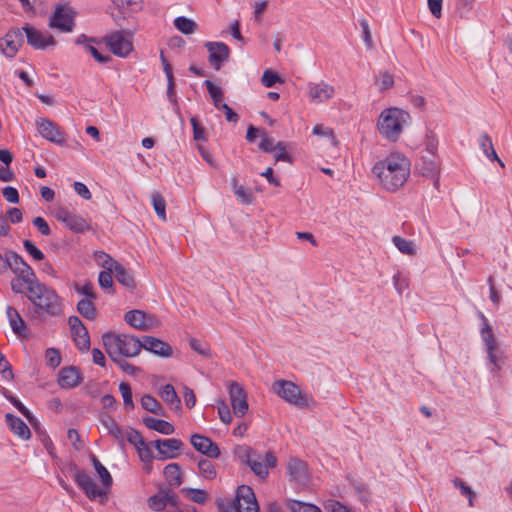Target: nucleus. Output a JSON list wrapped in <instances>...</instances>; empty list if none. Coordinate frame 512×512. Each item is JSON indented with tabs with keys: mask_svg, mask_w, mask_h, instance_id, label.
I'll return each instance as SVG.
<instances>
[{
	"mask_svg": "<svg viewBox=\"0 0 512 512\" xmlns=\"http://www.w3.org/2000/svg\"><path fill=\"white\" fill-rule=\"evenodd\" d=\"M410 166L411 163L407 157L399 153H391L373 166L372 173L379 179L385 190L394 192L406 183L410 175Z\"/></svg>",
	"mask_w": 512,
	"mask_h": 512,
	"instance_id": "1",
	"label": "nucleus"
},
{
	"mask_svg": "<svg viewBox=\"0 0 512 512\" xmlns=\"http://www.w3.org/2000/svg\"><path fill=\"white\" fill-rule=\"evenodd\" d=\"M26 297L34 305L32 317L39 318L43 315L58 316L62 312L61 299L53 288L40 281L32 288Z\"/></svg>",
	"mask_w": 512,
	"mask_h": 512,
	"instance_id": "2",
	"label": "nucleus"
},
{
	"mask_svg": "<svg viewBox=\"0 0 512 512\" xmlns=\"http://www.w3.org/2000/svg\"><path fill=\"white\" fill-rule=\"evenodd\" d=\"M105 351L111 360L135 357L141 351V339L129 334L107 332L102 336Z\"/></svg>",
	"mask_w": 512,
	"mask_h": 512,
	"instance_id": "3",
	"label": "nucleus"
},
{
	"mask_svg": "<svg viewBox=\"0 0 512 512\" xmlns=\"http://www.w3.org/2000/svg\"><path fill=\"white\" fill-rule=\"evenodd\" d=\"M409 120L410 115L406 111L395 107L387 108L378 119L379 133L390 141H397Z\"/></svg>",
	"mask_w": 512,
	"mask_h": 512,
	"instance_id": "4",
	"label": "nucleus"
},
{
	"mask_svg": "<svg viewBox=\"0 0 512 512\" xmlns=\"http://www.w3.org/2000/svg\"><path fill=\"white\" fill-rule=\"evenodd\" d=\"M239 457L261 479L268 476V467L273 468L276 465V457L271 452L266 453L265 460L267 464H265L263 458L249 447H241Z\"/></svg>",
	"mask_w": 512,
	"mask_h": 512,
	"instance_id": "5",
	"label": "nucleus"
},
{
	"mask_svg": "<svg viewBox=\"0 0 512 512\" xmlns=\"http://www.w3.org/2000/svg\"><path fill=\"white\" fill-rule=\"evenodd\" d=\"M273 391L286 402L297 407H308L312 402L300 388L291 381L279 380L273 384Z\"/></svg>",
	"mask_w": 512,
	"mask_h": 512,
	"instance_id": "6",
	"label": "nucleus"
},
{
	"mask_svg": "<svg viewBox=\"0 0 512 512\" xmlns=\"http://www.w3.org/2000/svg\"><path fill=\"white\" fill-rule=\"evenodd\" d=\"M224 512H259L252 488L246 485L239 486L235 498L227 504Z\"/></svg>",
	"mask_w": 512,
	"mask_h": 512,
	"instance_id": "7",
	"label": "nucleus"
},
{
	"mask_svg": "<svg viewBox=\"0 0 512 512\" xmlns=\"http://www.w3.org/2000/svg\"><path fill=\"white\" fill-rule=\"evenodd\" d=\"M479 316L482 320V327L480 329L481 339L485 345L489 362L492 365V368L490 370L491 372H495L500 369L499 359L496 355L498 344L494 337L492 327L488 323L487 318L484 316L483 313H479Z\"/></svg>",
	"mask_w": 512,
	"mask_h": 512,
	"instance_id": "8",
	"label": "nucleus"
},
{
	"mask_svg": "<svg viewBox=\"0 0 512 512\" xmlns=\"http://www.w3.org/2000/svg\"><path fill=\"white\" fill-rule=\"evenodd\" d=\"M75 11L66 4H58L49 20V26L62 32H71L75 26Z\"/></svg>",
	"mask_w": 512,
	"mask_h": 512,
	"instance_id": "9",
	"label": "nucleus"
},
{
	"mask_svg": "<svg viewBox=\"0 0 512 512\" xmlns=\"http://www.w3.org/2000/svg\"><path fill=\"white\" fill-rule=\"evenodd\" d=\"M55 218L74 233H83L90 230V225L82 216L69 211L65 207L54 210Z\"/></svg>",
	"mask_w": 512,
	"mask_h": 512,
	"instance_id": "10",
	"label": "nucleus"
},
{
	"mask_svg": "<svg viewBox=\"0 0 512 512\" xmlns=\"http://www.w3.org/2000/svg\"><path fill=\"white\" fill-rule=\"evenodd\" d=\"M416 170L424 177L433 179L438 184L440 161L437 154H422L416 163Z\"/></svg>",
	"mask_w": 512,
	"mask_h": 512,
	"instance_id": "11",
	"label": "nucleus"
},
{
	"mask_svg": "<svg viewBox=\"0 0 512 512\" xmlns=\"http://www.w3.org/2000/svg\"><path fill=\"white\" fill-rule=\"evenodd\" d=\"M228 393L233 413L238 417L244 416L248 411V403L243 387L239 383L231 381L228 383Z\"/></svg>",
	"mask_w": 512,
	"mask_h": 512,
	"instance_id": "12",
	"label": "nucleus"
},
{
	"mask_svg": "<svg viewBox=\"0 0 512 512\" xmlns=\"http://www.w3.org/2000/svg\"><path fill=\"white\" fill-rule=\"evenodd\" d=\"M68 324L76 347L81 351H87L90 348V337L80 318L70 316L68 318Z\"/></svg>",
	"mask_w": 512,
	"mask_h": 512,
	"instance_id": "13",
	"label": "nucleus"
},
{
	"mask_svg": "<svg viewBox=\"0 0 512 512\" xmlns=\"http://www.w3.org/2000/svg\"><path fill=\"white\" fill-rule=\"evenodd\" d=\"M110 51L118 57L125 58L133 49L132 42L121 32H113L104 38Z\"/></svg>",
	"mask_w": 512,
	"mask_h": 512,
	"instance_id": "14",
	"label": "nucleus"
},
{
	"mask_svg": "<svg viewBox=\"0 0 512 512\" xmlns=\"http://www.w3.org/2000/svg\"><path fill=\"white\" fill-rule=\"evenodd\" d=\"M2 271L10 268L11 271L20 275H35L33 269L26 263V261L16 252L10 251L6 254L5 258L2 257Z\"/></svg>",
	"mask_w": 512,
	"mask_h": 512,
	"instance_id": "15",
	"label": "nucleus"
},
{
	"mask_svg": "<svg viewBox=\"0 0 512 512\" xmlns=\"http://www.w3.org/2000/svg\"><path fill=\"white\" fill-rule=\"evenodd\" d=\"M124 319L127 324L140 331H148L157 325V320L154 316L141 310H131L126 312Z\"/></svg>",
	"mask_w": 512,
	"mask_h": 512,
	"instance_id": "16",
	"label": "nucleus"
},
{
	"mask_svg": "<svg viewBox=\"0 0 512 512\" xmlns=\"http://www.w3.org/2000/svg\"><path fill=\"white\" fill-rule=\"evenodd\" d=\"M205 47L209 52V62L215 70H219L230 56L229 47L223 42H206Z\"/></svg>",
	"mask_w": 512,
	"mask_h": 512,
	"instance_id": "17",
	"label": "nucleus"
},
{
	"mask_svg": "<svg viewBox=\"0 0 512 512\" xmlns=\"http://www.w3.org/2000/svg\"><path fill=\"white\" fill-rule=\"evenodd\" d=\"M24 43L22 29L10 30L3 39H0V48L2 52L9 58L16 55L19 48Z\"/></svg>",
	"mask_w": 512,
	"mask_h": 512,
	"instance_id": "18",
	"label": "nucleus"
},
{
	"mask_svg": "<svg viewBox=\"0 0 512 512\" xmlns=\"http://www.w3.org/2000/svg\"><path fill=\"white\" fill-rule=\"evenodd\" d=\"M74 480L77 485L84 491L86 496L91 500H95L98 497H103L106 495V493L97 486L94 479L85 471H77L74 474Z\"/></svg>",
	"mask_w": 512,
	"mask_h": 512,
	"instance_id": "19",
	"label": "nucleus"
},
{
	"mask_svg": "<svg viewBox=\"0 0 512 512\" xmlns=\"http://www.w3.org/2000/svg\"><path fill=\"white\" fill-rule=\"evenodd\" d=\"M141 349H145L146 351L163 358H169L173 354V349L170 344L159 338L147 335L141 338Z\"/></svg>",
	"mask_w": 512,
	"mask_h": 512,
	"instance_id": "20",
	"label": "nucleus"
},
{
	"mask_svg": "<svg viewBox=\"0 0 512 512\" xmlns=\"http://www.w3.org/2000/svg\"><path fill=\"white\" fill-rule=\"evenodd\" d=\"M22 31L26 34L27 43L35 49L43 50L55 44L53 36L44 34L28 24L22 27Z\"/></svg>",
	"mask_w": 512,
	"mask_h": 512,
	"instance_id": "21",
	"label": "nucleus"
},
{
	"mask_svg": "<svg viewBox=\"0 0 512 512\" xmlns=\"http://www.w3.org/2000/svg\"><path fill=\"white\" fill-rule=\"evenodd\" d=\"M37 129L42 137L57 145H64L65 136L60 128L52 121L42 118L37 121Z\"/></svg>",
	"mask_w": 512,
	"mask_h": 512,
	"instance_id": "22",
	"label": "nucleus"
},
{
	"mask_svg": "<svg viewBox=\"0 0 512 512\" xmlns=\"http://www.w3.org/2000/svg\"><path fill=\"white\" fill-rule=\"evenodd\" d=\"M147 503L150 509L157 512L163 511L167 505L174 507L175 510L179 509L177 497L170 490H161L159 493L150 496Z\"/></svg>",
	"mask_w": 512,
	"mask_h": 512,
	"instance_id": "23",
	"label": "nucleus"
},
{
	"mask_svg": "<svg viewBox=\"0 0 512 512\" xmlns=\"http://www.w3.org/2000/svg\"><path fill=\"white\" fill-rule=\"evenodd\" d=\"M190 442L195 450L209 458H218L220 456L219 447L208 437L194 434L191 436Z\"/></svg>",
	"mask_w": 512,
	"mask_h": 512,
	"instance_id": "24",
	"label": "nucleus"
},
{
	"mask_svg": "<svg viewBox=\"0 0 512 512\" xmlns=\"http://www.w3.org/2000/svg\"><path fill=\"white\" fill-rule=\"evenodd\" d=\"M308 94L310 100L314 103H321L331 99L335 94V89L332 85L326 82L308 84Z\"/></svg>",
	"mask_w": 512,
	"mask_h": 512,
	"instance_id": "25",
	"label": "nucleus"
},
{
	"mask_svg": "<svg viewBox=\"0 0 512 512\" xmlns=\"http://www.w3.org/2000/svg\"><path fill=\"white\" fill-rule=\"evenodd\" d=\"M83 380L80 369L75 366L64 367L58 375V384L63 389H72Z\"/></svg>",
	"mask_w": 512,
	"mask_h": 512,
	"instance_id": "26",
	"label": "nucleus"
},
{
	"mask_svg": "<svg viewBox=\"0 0 512 512\" xmlns=\"http://www.w3.org/2000/svg\"><path fill=\"white\" fill-rule=\"evenodd\" d=\"M36 275H18L11 280V289L14 293H31L32 288L38 284Z\"/></svg>",
	"mask_w": 512,
	"mask_h": 512,
	"instance_id": "27",
	"label": "nucleus"
},
{
	"mask_svg": "<svg viewBox=\"0 0 512 512\" xmlns=\"http://www.w3.org/2000/svg\"><path fill=\"white\" fill-rule=\"evenodd\" d=\"M6 424L9 429L22 440H28L31 437V432L26 423L19 417L7 413L5 415Z\"/></svg>",
	"mask_w": 512,
	"mask_h": 512,
	"instance_id": "28",
	"label": "nucleus"
},
{
	"mask_svg": "<svg viewBox=\"0 0 512 512\" xmlns=\"http://www.w3.org/2000/svg\"><path fill=\"white\" fill-rule=\"evenodd\" d=\"M100 423L107 430V433L118 441L121 447L124 446V432L115 422V420L107 413H101L99 416Z\"/></svg>",
	"mask_w": 512,
	"mask_h": 512,
	"instance_id": "29",
	"label": "nucleus"
},
{
	"mask_svg": "<svg viewBox=\"0 0 512 512\" xmlns=\"http://www.w3.org/2000/svg\"><path fill=\"white\" fill-rule=\"evenodd\" d=\"M288 475L291 481L305 483L308 479L306 464L299 459H291L288 464Z\"/></svg>",
	"mask_w": 512,
	"mask_h": 512,
	"instance_id": "30",
	"label": "nucleus"
},
{
	"mask_svg": "<svg viewBox=\"0 0 512 512\" xmlns=\"http://www.w3.org/2000/svg\"><path fill=\"white\" fill-rule=\"evenodd\" d=\"M145 426L151 430L157 431L163 435H171L174 433V426L168 421L157 419L152 416L143 418Z\"/></svg>",
	"mask_w": 512,
	"mask_h": 512,
	"instance_id": "31",
	"label": "nucleus"
},
{
	"mask_svg": "<svg viewBox=\"0 0 512 512\" xmlns=\"http://www.w3.org/2000/svg\"><path fill=\"white\" fill-rule=\"evenodd\" d=\"M6 315L12 331L18 336H24L26 326L19 312L15 308L7 306Z\"/></svg>",
	"mask_w": 512,
	"mask_h": 512,
	"instance_id": "32",
	"label": "nucleus"
},
{
	"mask_svg": "<svg viewBox=\"0 0 512 512\" xmlns=\"http://www.w3.org/2000/svg\"><path fill=\"white\" fill-rule=\"evenodd\" d=\"M182 446L183 443L179 439H164L163 451H160V460L176 458Z\"/></svg>",
	"mask_w": 512,
	"mask_h": 512,
	"instance_id": "33",
	"label": "nucleus"
},
{
	"mask_svg": "<svg viewBox=\"0 0 512 512\" xmlns=\"http://www.w3.org/2000/svg\"><path fill=\"white\" fill-rule=\"evenodd\" d=\"M121 14L137 13L143 9V0H111Z\"/></svg>",
	"mask_w": 512,
	"mask_h": 512,
	"instance_id": "34",
	"label": "nucleus"
},
{
	"mask_svg": "<svg viewBox=\"0 0 512 512\" xmlns=\"http://www.w3.org/2000/svg\"><path fill=\"white\" fill-rule=\"evenodd\" d=\"M164 477L171 487H178L182 483L180 467L176 463H170L165 466Z\"/></svg>",
	"mask_w": 512,
	"mask_h": 512,
	"instance_id": "35",
	"label": "nucleus"
},
{
	"mask_svg": "<svg viewBox=\"0 0 512 512\" xmlns=\"http://www.w3.org/2000/svg\"><path fill=\"white\" fill-rule=\"evenodd\" d=\"M392 242L395 247L404 255L414 256L417 253L414 241L403 238L401 236H393Z\"/></svg>",
	"mask_w": 512,
	"mask_h": 512,
	"instance_id": "36",
	"label": "nucleus"
},
{
	"mask_svg": "<svg viewBox=\"0 0 512 512\" xmlns=\"http://www.w3.org/2000/svg\"><path fill=\"white\" fill-rule=\"evenodd\" d=\"M232 191L238 201L243 205H249L253 201L252 193L246 189L244 186L239 185L236 178H233L231 181Z\"/></svg>",
	"mask_w": 512,
	"mask_h": 512,
	"instance_id": "37",
	"label": "nucleus"
},
{
	"mask_svg": "<svg viewBox=\"0 0 512 512\" xmlns=\"http://www.w3.org/2000/svg\"><path fill=\"white\" fill-rule=\"evenodd\" d=\"M141 406L143 409L156 414L158 416H165V410L161 406V404L157 401L156 398L151 396L150 394H145L141 398Z\"/></svg>",
	"mask_w": 512,
	"mask_h": 512,
	"instance_id": "38",
	"label": "nucleus"
},
{
	"mask_svg": "<svg viewBox=\"0 0 512 512\" xmlns=\"http://www.w3.org/2000/svg\"><path fill=\"white\" fill-rule=\"evenodd\" d=\"M113 273L116 280L127 288H133L135 286L134 279L130 272L124 268L120 263L114 266Z\"/></svg>",
	"mask_w": 512,
	"mask_h": 512,
	"instance_id": "39",
	"label": "nucleus"
},
{
	"mask_svg": "<svg viewBox=\"0 0 512 512\" xmlns=\"http://www.w3.org/2000/svg\"><path fill=\"white\" fill-rule=\"evenodd\" d=\"M160 397L171 407L175 406L176 408L180 405V399L171 384H166L160 389Z\"/></svg>",
	"mask_w": 512,
	"mask_h": 512,
	"instance_id": "40",
	"label": "nucleus"
},
{
	"mask_svg": "<svg viewBox=\"0 0 512 512\" xmlns=\"http://www.w3.org/2000/svg\"><path fill=\"white\" fill-rule=\"evenodd\" d=\"M174 26L177 30L185 35L194 33L197 30V24L184 16H179L174 19Z\"/></svg>",
	"mask_w": 512,
	"mask_h": 512,
	"instance_id": "41",
	"label": "nucleus"
},
{
	"mask_svg": "<svg viewBox=\"0 0 512 512\" xmlns=\"http://www.w3.org/2000/svg\"><path fill=\"white\" fill-rule=\"evenodd\" d=\"M92 463L95 468V471L100 477L103 486L109 488L113 483V479L109 471L106 469L104 465H102V463L94 455L92 456Z\"/></svg>",
	"mask_w": 512,
	"mask_h": 512,
	"instance_id": "42",
	"label": "nucleus"
},
{
	"mask_svg": "<svg viewBox=\"0 0 512 512\" xmlns=\"http://www.w3.org/2000/svg\"><path fill=\"white\" fill-rule=\"evenodd\" d=\"M94 260L96 264L102 267L104 270L113 271L114 266L118 264V262L113 259L109 254L104 251H95L94 252Z\"/></svg>",
	"mask_w": 512,
	"mask_h": 512,
	"instance_id": "43",
	"label": "nucleus"
},
{
	"mask_svg": "<svg viewBox=\"0 0 512 512\" xmlns=\"http://www.w3.org/2000/svg\"><path fill=\"white\" fill-rule=\"evenodd\" d=\"M93 299H81L77 304V311L86 319H95L97 312L92 302Z\"/></svg>",
	"mask_w": 512,
	"mask_h": 512,
	"instance_id": "44",
	"label": "nucleus"
},
{
	"mask_svg": "<svg viewBox=\"0 0 512 512\" xmlns=\"http://www.w3.org/2000/svg\"><path fill=\"white\" fill-rule=\"evenodd\" d=\"M479 145L483 153L489 160L497 159V153L494 149L492 139L487 133L481 134L479 138Z\"/></svg>",
	"mask_w": 512,
	"mask_h": 512,
	"instance_id": "45",
	"label": "nucleus"
},
{
	"mask_svg": "<svg viewBox=\"0 0 512 512\" xmlns=\"http://www.w3.org/2000/svg\"><path fill=\"white\" fill-rule=\"evenodd\" d=\"M205 85H206V88L209 92V95L211 96L212 100H213V104L214 106L220 110L221 109V105H223L224 103H222L223 99H224V95H223V91L220 87L216 86L212 81L210 80H206L205 81Z\"/></svg>",
	"mask_w": 512,
	"mask_h": 512,
	"instance_id": "46",
	"label": "nucleus"
},
{
	"mask_svg": "<svg viewBox=\"0 0 512 512\" xmlns=\"http://www.w3.org/2000/svg\"><path fill=\"white\" fill-rule=\"evenodd\" d=\"M198 469L200 475L205 479L212 480L217 475L214 464L210 460L205 458H201L198 461Z\"/></svg>",
	"mask_w": 512,
	"mask_h": 512,
	"instance_id": "47",
	"label": "nucleus"
},
{
	"mask_svg": "<svg viewBox=\"0 0 512 512\" xmlns=\"http://www.w3.org/2000/svg\"><path fill=\"white\" fill-rule=\"evenodd\" d=\"M152 205L157 216L165 221L166 220V201L163 196L159 193H154L152 195Z\"/></svg>",
	"mask_w": 512,
	"mask_h": 512,
	"instance_id": "48",
	"label": "nucleus"
},
{
	"mask_svg": "<svg viewBox=\"0 0 512 512\" xmlns=\"http://www.w3.org/2000/svg\"><path fill=\"white\" fill-rule=\"evenodd\" d=\"M182 492L193 502L203 504L207 500V493L202 489L183 488Z\"/></svg>",
	"mask_w": 512,
	"mask_h": 512,
	"instance_id": "49",
	"label": "nucleus"
},
{
	"mask_svg": "<svg viewBox=\"0 0 512 512\" xmlns=\"http://www.w3.org/2000/svg\"><path fill=\"white\" fill-rule=\"evenodd\" d=\"M453 484L456 488H458L460 490L462 495H464L468 498V505L470 507H473L474 506L473 499L475 498V493H474L473 489L470 486L466 485L464 483V481L460 478H455L453 480Z\"/></svg>",
	"mask_w": 512,
	"mask_h": 512,
	"instance_id": "50",
	"label": "nucleus"
},
{
	"mask_svg": "<svg viewBox=\"0 0 512 512\" xmlns=\"http://www.w3.org/2000/svg\"><path fill=\"white\" fill-rule=\"evenodd\" d=\"M289 508L292 512H321L317 506L297 500H291L289 502Z\"/></svg>",
	"mask_w": 512,
	"mask_h": 512,
	"instance_id": "51",
	"label": "nucleus"
},
{
	"mask_svg": "<svg viewBox=\"0 0 512 512\" xmlns=\"http://www.w3.org/2000/svg\"><path fill=\"white\" fill-rule=\"evenodd\" d=\"M119 391L123 397V402H124L125 407L129 410L133 409L134 403L132 400V391H131L130 385L126 382L120 383Z\"/></svg>",
	"mask_w": 512,
	"mask_h": 512,
	"instance_id": "52",
	"label": "nucleus"
},
{
	"mask_svg": "<svg viewBox=\"0 0 512 512\" xmlns=\"http://www.w3.org/2000/svg\"><path fill=\"white\" fill-rule=\"evenodd\" d=\"M127 439V441L133 445L135 447V449L137 447H139L140 445H143V443L145 442L144 438L141 436V434L133 429V428H128L125 433H124V439Z\"/></svg>",
	"mask_w": 512,
	"mask_h": 512,
	"instance_id": "53",
	"label": "nucleus"
},
{
	"mask_svg": "<svg viewBox=\"0 0 512 512\" xmlns=\"http://www.w3.org/2000/svg\"><path fill=\"white\" fill-rule=\"evenodd\" d=\"M261 82L265 87L271 88L276 83H282L283 80L276 72L271 71V70H265L262 75Z\"/></svg>",
	"mask_w": 512,
	"mask_h": 512,
	"instance_id": "54",
	"label": "nucleus"
},
{
	"mask_svg": "<svg viewBox=\"0 0 512 512\" xmlns=\"http://www.w3.org/2000/svg\"><path fill=\"white\" fill-rule=\"evenodd\" d=\"M376 84L378 85L379 89L380 90H387L389 88H391L394 84V78L393 76L385 71V72H381L377 77H376Z\"/></svg>",
	"mask_w": 512,
	"mask_h": 512,
	"instance_id": "55",
	"label": "nucleus"
},
{
	"mask_svg": "<svg viewBox=\"0 0 512 512\" xmlns=\"http://www.w3.org/2000/svg\"><path fill=\"white\" fill-rule=\"evenodd\" d=\"M190 123L193 129V137L196 141H206V132L204 127L201 126L198 119L196 117H192L190 119Z\"/></svg>",
	"mask_w": 512,
	"mask_h": 512,
	"instance_id": "56",
	"label": "nucleus"
},
{
	"mask_svg": "<svg viewBox=\"0 0 512 512\" xmlns=\"http://www.w3.org/2000/svg\"><path fill=\"white\" fill-rule=\"evenodd\" d=\"M113 271L103 270L99 273L98 283L102 289L112 290L113 287Z\"/></svg>",
	"mask_w": 512,
	"mask_h": 512,
	"instance_id": "57",
	"label": "nucleus"
},
{
	"mask_svg": "<svg viewBox=\"0 0 512 512\" xmlns=\"http://www.w3.org/2000/svg\"><path fill=\"white\" fill-rule=\"evenodd\" d=\"M45 359H46L47 365L51 366L52 368L59 366L61 363L60 353L55 348H48L46 350Z\"/></svg>",
	"mask_w": 512,
	"mask_h": 512,
	"instance_id": "58",
	"label": "nucleus"
},
{
	"mask_svg": "<svg viewBox=\"0 0 512 512\" xmlns=\"http://www.w3.org/2000/svg\"><path fill=\"white\" fill-rule=\"evenodd\" d=\"M23 246L26 252L33 257V259L40 261L43 260L45 255L44 253L36 247V245L30 240H24Z\"/></svg>",
	"mask_w": 512,
	"mask_h": 512,
	"instance_id": "59",
	"label": "nucleus"
},
{
	"mask_svg": "<svg viewBox=\"0 0 512 512\" xmlns=\"http://www.w3.org/2000/svg\"><path fill=\"white\" fill-rule=\"evenodd\" d=\"M217 409L220 420L225 424H229L232 420V417L230 409L224 400L217 401Z\"/></svg>",
	"mask_w": 512,
	"mask_h": 512,
	"instance_id": "60",
	"label": "nucleus"
},
{
	"mask_svg": "<svg viewBox=\"0 0 512 512\" xmlns=\"http://www.w3.org/2000/svg\"><path fill=\"white\" fill-rule=\"evenodd\" d=\"M140 460L144 463H151L153 459V453L150 445L146 442L136 448Z\"/></svg>",
	"mask_w": 512,
	"mask_h": 512,
	"instance_id": "61",
	"label": "nucleus"
},
{
	"mask_svg": "<svg viewBox=\"0 0 512 512\" xmlns=\"http://www.w3.org/2000/svg\"><path fill=\"white\" fill-rule=\"evenodd\" d=\"M313 133L315 135H318V136L329 137L330 140H331L332 145H336L337 144V140H336V137L334 135V132L330 128H327V127H324L323 125L317 124V125H315L313 127Z\"/></svg>",
	"mask_w": 512,
	"mask_h": 512,
	"instance_id": "62",
	"label": "nucleus"
},
{
	"mask_svg": "<svg viewBox=\"0 0 512 512\" xmlns=\"http://www.w3.org/2000/svg\"><path fill=\"white\" fill-rule=\"evenodd\" d=\"M75 290L77 293L85 296L84 299H96V294L94 293V287L91 282H86L84 285L75 286Z\"/></svg>",
	"mask_w": 512,
	"mask_h": 512,
	"instance_id": "63",
	"label": "nucleus"
},
{
	"mask_svg": "<svg viewBox=\"0 0 512 512\" xmlns=\"http://www.w3.org/2000/svg\"><path fill=\"white\" fill-rule=\"evenodd\" d=\"M327 512H349L348 508L336 500H328L324 504Z\"/></svg>",
	"mask_w": 512,
	"mask_h": 512,
	"instance_id": "64",
	"label": "nucleus"
}]
</instances>
